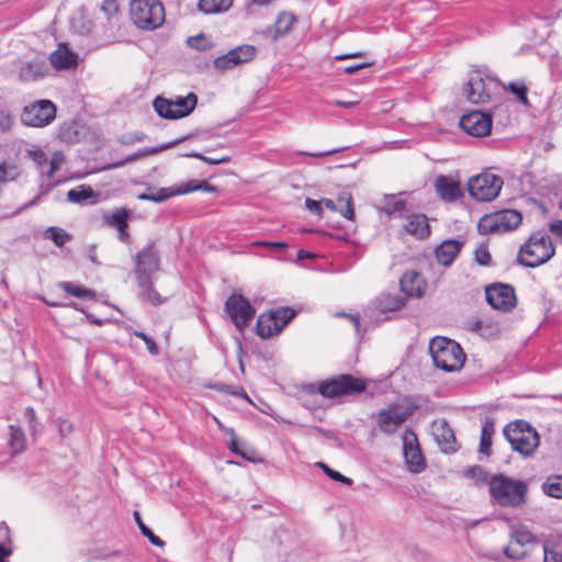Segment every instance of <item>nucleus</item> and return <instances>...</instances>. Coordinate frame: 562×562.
<instances>
[{
  "instance_id": "393cba45",
  "label": "nucleus",
  "mask_w": 562,
  "mask_h": 562,
  "mask_svg": "<svg viewBox=\"0 0 562 562\" xmlns=\"http://www.w3.org/2000/svg\"><path fill=\"white\" fill-rule=\"evenodd\" d=\"M425 281L416 271H406L400 280L402 292L411 297H422L425 292Z\"/></svg>"
},
{
  "instance_id": "473e14b6",
  "label": "nucleus",
  "mask_w": 562,
  "mask_h": 562,
  "mask_svg": "<svg viewBox=\"0 0 562 562\" xmlns=\"http://www.w3.org/2000/svg\"><path fill=\"white\" fill-rule=\"evenodd\" d=\"M296 22V16L292 12L282 11L278 14L276 24H274V31H273V38H279L288 35L293 24Z\"/></svg>"
},
{
  "instance_id": "e2e57ef3",
  "label": "nucleus",
  "mask_w": 562,
  "mask_h": 562,
  "mask_svg": "<svg viewBox=\"0 0 562 562\" xmlns=\"http://www.w3.org/2000/svg\"><path fill=\"white\" fill-rule=\"evenodd\" d=\"M305 206L314 215H321L323 212L322 203L311 198L305 200Z\"/></svg>"
},
{
  "instance_id": "c756f323",
  "label": "nucleus",
  "mask_w": 562,
  "mask_h": 562,
  "mask_svg": "<svg viewBox=\"0 0 562 562\" xmlns=\"http://www.w3.org/2000/svg\"><path fill=\"white\" fill-rule=\"evenodd\" d=\"M543 562H562V536L549 535L542 542Z\"/></svg>"
},
{
  "instance_id": "338daca9",
  "label": "nucleus",
  "mask_w": 562,
  "mask_h": 562,
  "mask_svg": "<svg viewBox=\"0 0 562 562\" xmlns=\"http://www.w3.org/2000/svg\"><path fill=\"white\" fill-rule=\"evenodd\" d=\"M34 160L41 167V170L45 169V167L47 165V158H46V155L43 151L35 153L34 154Z\"/></svg>"
},
{
  "instance_id": "2eb2a0df",
  "label": "nucleus",
  "mask_w": 562,
  "mask_h": 562,
  "mask_svg": "<svg viewBox=\"0 0 562 562\" xmlns=\"http://www.w3.org/2000/svg\"><path fill=\"white\" fill-rule=\"evenodd\" d=\"M257 47L250 44H241L226 54L218 56L214 59L213 66L216 70L226 71L234 69L237 66L250 63L257 55Z\"/></svg>"
},
{
  "instance_id": "7c9ffc66",
  "label": "nucleus",
  "mask_w": 562,
  "mask_h": 562,
  "mask_svg": "<svg viewBox=\"0 0 562 562\" xmlns=\"http://www.w3.org/2000/svg\"><path fill=\"white\" fill-rule=\"evenodd\" d=\"M405 305V299L401 294L381 293L373 302L374 308L380 313H389L401 310Z\"/></svg>"
},
{
  "instance_id": "dca6fc26",
  "label": "nucleus",
  "mask_w": 562,
  "mask_h": 562,
  "mask_svg": "<svg viewBox=\"0 0 562 562\" xmlns=\"http://www.w3.org/2000/svg\"><path fill=\"white\" fill-rule=\"evenodd\" d=\"M403 454L408 470L413 473H420L426 469V460L419 447L416 434L407 428L402 435Z\"/></svg>"
},
{
  "instance_id": "20e7f679",
  "label": "nucleus",
  "mask_w": 562,
  "mask_h": 562,
  "mask_svg": "<svg viewBox=\"0 0 562 562\" xmlns=\"http://www.w3.org/2000/svg\"><path fill=\"white\" fill-rule=\"evenodd\" d=\"M429 353L435 367L445 372L461 370L467 358L457 341L442 336H437L430 340Z\"/></svg>"
},
{
  "instance_id": "9d476101",
  "label": "nucleus",
  "mask_w": 562,
  "mask_h": 562,
  "mask_svg": "<svg viewBox=\"0 0 562 562\" xmlns=\"http://www.w3.org/2000/svg\"><path fill=\"white\" fill-rule=\"evenodd\" d=\"M502 187V178L490 172L472 177L468 183L470 195L481 202H488L497 198Z\"/></svg>"
},
{
  "instance_id": "6ab92c4d",
  "label": "nucleus",
  "mask_w": 562,
  "mask_h": 562,
  "mask_svg": "<svg viewBox=\"0 0 562 562\" xmlns=\"http://www.w3.org/2000/svg\"><path fill=\"white\" fill-rule=\"evenodd\" d=\"M203 189L204 191L212 192L214 191V187L210 186L206 182L201 183H194L188 182L184 184L179 186L176 190L167 189V188H160L155 193H140L137 195V198L142 201H151L156 203H161L169 198L176 195V194H187L196 190Z\"/></svg>"
},
{
  "instance_id": "69168bd1",
  "label": "nucleus",
  "mask_w": 562,
  "mask_h": 562,
  "mask_svg": "<svg viewBox=\"0 0 562 562\" xmlns=\"http://www.w3.org/2000/svg\"><path fill=\"white\" fill-rule=\"evenodd\" d=\"M369 66H371V64H370V63H361V64H357V65L348 66V67H346V68L344 69V71H345L346 74L351 75V74H355L356 71H358V70H360V69H363V68H367V67H369Z\"/></svg>"
},
{
  "instance_id": "09e8293b",
  "label": "nucleus",
  "mask_w": 562,
  "mask_h": 562,
  "mask_svg": "<svg viewBox=\"0 0 562 562\" xmlns=\"http://www.w3.org/2000/svg\"><path fill=\"white\" fill-rule=\"evenodd\" d=\"M188 45L200 52H205L212 47V43L207 40L204 34L190 36L187 40Z\"/></svg>"
},
{
  "instance_id": "a19ab883",
  "label": "nucleus",
  "mask_w": 562,
  "mask_h": 562,
  "mask_svg": "<svg viewBox=\"0 0 562 562\" xmlns=\"http://www.w3.org/2000/svg\"><path fill=\"white\" fill-rule=\"evenodd\" d=\"M44 237L50 239L57 247H63L69 239L70 235L60 227L50 226L44 232Z\"/></svg>"
},
{
  "instance_id": "7ed1b4c3",
  "label": "nucleus",
  "mask_w": 562,
  "mask_h": 562,
  "mask_svg": "<svg viewBox=\"0 0 562 562\" xmlns=\"http://www.w3.org/2000/svg\"><path fill=\"white\" fill-rule=\"evenodd\" d=\"M502 88L501 81L487 68L472 69L463 86V97L471 103H486Z\"/></svg>"
},
{
  "instance_id": "2f4dec72",
  "label": "nucleus",
  "mask_w": 562,
  "mask_h": 562,
  "mask_svg": "<svg viewBox=\"0 0 562 562\" xmlns=\"http://www.w3.org/2000/svg\"><path fill=\"white\" fill-rule=\"evenodd\" d=\"M50 64L56 69H70L77 65V55L64 45L50 54Z\"/></svg>"
},
{
  "instance_id": "c9c22d12",
  "label": "nucleus",
  "mask_w": 562,
  "mask_h": 562,
  "mask_svg": "<svg viewBox=\"0 0 562 562\" xmlns=\"http://www.w3.org/2000/svg\"><path fill=\"white\" fill-rule=\"evenodd\" d=\"M494 431V422L491 418H486L482 425L480 440V452L486 457H488L492 451V438Z\"/></svg>"
},
{
  "instance_id": "774afa93",
  "label": "nucleus",
  "mask_w": 562,
  "mask_h": 562,
  "mask_svg": "<svg viewBox=\"0 0 562 562\" xmlns=\"http://www.w3.org/2000/svg\"><path fill=\"white\" fill-rule=\"evenodd\" d=\"M267 245V248L271 250H284L288 248V244L284 241H269Z\"/></svg>"
},
{
  "instance_id": "6e6552de",
  "label": "nucleus",
  "mask_w": 562,
  "mask_h": 562,
  "mask_svg": "<svg viewBox=\"0 0 562 562\" xmlns=\"http://www.w3.org/2000/svg\"><path fill=\"white\" fill-rule=\"evenodd\" d=\"M367 387L363 380L351 374H340L338 376L321 381L316 392L326 398H337L344 395H356L362 393Z\"/></svg>"
},
{
  "instance_id": "864d4df0",
  "label": "nucleus",
  "mask_w": 562,
  "mask_h": 562,
  "mask_svg": "<svg viewBox=\"0 0 562 562\" xmlns=\"http://www.w3.org/2000/svg\"><path fill=\"white\" fill-rule=\"evenodd\" d=\"M474 260L480 266L487 267L491 265L492 256L488 251L487 246L482 244L474 250Z\"/></svg>"
},
{
  "instance_id": "de8ad7c7",
  "label": "nucleus",
  "mask_w": 562,
  "mask_h": 562,
  "mask_svg": "<svg viewBox=\"0 0 562 562\" xmlns=\"http://www.w3.org/2000/svg\"><path fill=\"white\" fill-rule=\"evenodd\" d=\"M226 434H228V435H229V437H231V440H229V442H228V448H229V450H231L233 453H235V454H237V456L241 457V458H243V459H245V460L254 461L252 457H250V456H249L245 450H243V449L240 448V446H239V443H238V441H237V438H236V435H235L234 429H233V428H227V429H226Z\"/></svg>"
},
{
  "instance_id": "412c9836",
  "label": "nucleus",
  "mask_w": 562,
  "mask_h": 562,
  "mask_svg": "<svg viewBox=\"0 0 562 562\" xmlns=\"http://www.w3.org/2000/svg\"><path fill=\"white\" fill-rule=\"evenodd\" d=\"M48 67L44 57H35L32 60L21 63L18 78L22 82L36 81L45 77Z\"/></svg>"
},
{
  "instance_id": "423d86ee",
  "label": "nucleus",
  "mask_w": 562,
  "mask_h": 562,
  "mask_svg": "<svg viewBox=\"0 0 562 562\" xmlns=\"http://www.w3.org/2000/svg\"><path fill=\"white\" fill-rule=\"evenodd\" d=\"M503 435L512 449L524 457H531L540 443L538 431L526 420L518 419L507 424Z\"/></svg>"
},
{
  "instance_id": "680f3d73",
  "label": "nucleus",
  "mask_w": 562,
  "mask_h": 562,
  "mask_svg": "<svg viewBox=\"0 0 562 562\" xmlns=\"http://www.w3.org/2000/svg\"><path fill=\"white\" fill-rule=\"evenodd\" d=\"M13 123V115L9 111L0 110V128L8 131L12 127Z\"/></svg>"
},
{
  "instance_id": "5701e85b",
  "label": "nucleus",
  "mask_w": 562,
  "mask_h": 562,
  "mask_svg": "<svg viewBox=\"0 0 562 562\" xmlns=\"http://www.w3.org/2000/svg\"><path fill=\"white\" fill-rule=\"evenodd\" d=\"M432 435L439 448L443 452L454 451V432L446 419H439L432 423Z\"/></svg>"
},
{
  "instance_id": "58836bf2",
  "label": "nucleus",
  "mask_w": 562,
  "mask_h": 562,
  "mask_svg": "<svg viewBox=\"0 0 562 562\" xmlns=\"http://www.w3.org/2000/svg\"><path fill=\"white\" fill-rule=\"evenodd\" d=\"M477 229L482 235L502 233L497 214L494 213L483 216L477 224Z\"/></svg>"
},
{
  "instance_id": "cd10ccee",
  "label": "nucleus",
  "mask_w": 562,
  "mask_h": 562,
  "mask_svg": "<svg viewBox=\"0 0 562 562\" xmlns=\"http://www.w3.org/2000/svg\"><path fill=\"white\" fill-rule=\"evenodd\" d=\"M8 448L11 458L21 454L26 449V437L20 425L11 424L8 427Z\"/></svg>"
},
{
  "instance_id": "f03ea898",
  "label": "nucleus",
  "mask_w": 562,
  "mask_h": 562,
  "mask_svg": "<svg viewBox=\"0 0 562 562\" xmlns=\"http://www.w3.org/2000/svg\"><path fill=\"white\" fill-rule=\"evenodd\" d=\"M491 501L499 507L519 508L527 503L529 486L522 480L493 474L488 481Z\"/></svg>"
},
{
  "instance_id": "39448f33",
  "label": "nucleus",
  "mask_w": 562,
  "mask_h": 562,
  "mask_svg": "<svg viewBox=\"0 0 562 562\" xmlns=\"http://www.w3.org/2000/svg\"><path fill=\"white\" fill-rule=\"evenodd\" d=\"M555 254L550 237L544 232H536L520 246L517 262L527 268H537L549 261Z\"/></svg>"
},
{
  "instance_id": "1a4fd4ad",
  "label": "nucleus",
  "mask_w": 562,
  "mask_h": 562,
  "mask_svg": "<svg viewBox=\"0 0 562 562\" xmlns=\"http://www.w3.org/2000/svg\"><path fill=\"white\" fill-rule=\"evenodd\" d=\"M196 103V94L189 92L186 97H179L176 100L158 95L155 98L153 105L160 117L166 120H179L191 114Z\"/></svg>"
},
{
  "instance_id": "603ef678",
  "label": "nucleus",
  "mask_w": 562,
  "mask_h": 562,
  "mask_svg": "<svg viewBox=\"0 0 562 562\" xmlns=\"http://www.w3.org/2000/svg\"><path fill=\"white\" fill-rule=\"evenodd\" d=\"M272 311L277 315L278 323H280L282 329L294 318L296 314L293 308L288 306L279 307Z\"/></svg>"
},
{
  "instance_id": "ddd939ff",
  "label": "nucleus",
  "mask_w": 562,
  "mask_h": 562,
  "mask_svg": "<svg viewBox=\"0 0 562 562\" xmlns=\"http://www.w3.org/2000/svg\"><path fill=\"white\" fill-rule=\"evenodd\" d=\"M486 302L492 308L508 313L517 305V296L513 285L502 282L485 288Z\"/></svg>"
},
{
  "instance_id": "a878e982",
  "label": "nucleus",
  "mask_w": 562,
  "mask_h": 562,
  "mask_svg": "<svg viewBox=\"0 0 562 562\" xmlns=\"http://www.w3.org/2000/svg\"><path fill=\"white\" fill-rule=\"evenodd\" d=\"M257 335L263 339L271 338L282 331L273 311L259 315L256 324Z\"/></svg>"
},
{
  "instance_id": "c03bdc74",
  "label": "nucleus",
  "mask_w": 562,
  "mask_h": 562,
  "mask_svg": "<svg viewBox=\"0 0 562 562\" xmlns=\"http://www.w3.org/2000/svg\"><path fill=\"white\" fill-rule=\"evenodd\" d=\"M24 418L31 436L35 439L42 432V424L38 420L35 409L32 406H27L24 409Z\"/></svg>"
},
{
  "instance_id": "ea45409f",
  "label": "nucleus",
  "mask_w": 562,
  "mask_h": 562,
  "mask_svg": "<svg viewBox=\"0 0 562 562\" xmlns=\"http://www.w3.org/2000/svg\"><path fill=\"white\" fill-rule=\"evenodd\" d=\"M59 288L64 290L67 294H70L75 297L92 300L95 294L92 290L75 285L69 281H63L59 283Z\"/></svg>"
},
{
  "instance_id": "e433bc0d",
  "label": "nucleus",
  "mask_w": 562,
  "mask_h": 562,
  "mask_svg": "<svg viewBox=\"0 0 562 562\" xmlns=\"http://www.w3.org/2000/svg\"><path fill=\"white\" fill-rule=\"evenodd\" d=\"M233 4V0H199L200 11L211 14L227 11Z\"/></svg>"
},
{
  "instance_id": "79ce46f5",
  "label": "nucleus",
  "mask_w": 562,
  "mask_h": 562,
  "mask_svg": "<svg viewBox=\"0 0 562 562\" xmlns=\"http://www.w3.org/2000/svg\"><path fill=\"white\" fill-rule=\"evenodd\" d=\"M542 491L548 496H551L554 498H562V475L549 477L542 484Z\"/></svg>"
},
{
  "instance_id": "f8f14e48",
  "label": "nucleus",
  "mask_w": 562,
  "mask_h": 562,
  "mask_svg": "<svg viewBox=\"0 0 562 562\" xmlns=\"http://www.w3.org/2000/svg\"><path fill=\"white\" fill-rule=\"evenodd\" d=\"M540 541L526 526H518L512 531L510 543L505 548V554L513 560L524 559L528 551L539 548Z\"/></svg>"
},
{
  "instance_id": "13d9d810",
  "label": "nucleus",
  "mask_w": 562,
  "mask_h": 562,
  "mask_svg": "<svg viewBox=\"0 0 562 562\" xmlns=\"http://www.w3.org/2000/svg\"><path fill=\"white\" fill-rule=\"evenodd\" d=\"M55 424L57 425L58 434L61 439L67 438L74 430V426L71 422L64 419V418H57L55 420Z\"/></svg>"
},
{
  "instance_id": "a18cd8bd",
  "label": "nucleus",
  "mask_w": 562,
  "mask_h": 562,
  "mask_svg": "<svg viewBox=\"0 0 562 562\" xmlns=\"http://www.w3.org/2000/svg\"><path fill=\"white\" fill-rule=\"evenodd\" d=\"M20 176L19 168L13 164L0 162V187L15 180Z\"/></svg>"
},
{
  "instance_id": "4c0bfd02",
  "label": "nucleus",
  "mask_w": 562,
  "mask_h": 562,
  "mask_svg": "<svg viewBox=\"0 0 562 562\" xmlns=\"http://www.w3.org/2000/svg\"><path fill=\"white\" fill-rule=\"evenodd\" d=\"M95 192L90 186H78L67 192V199L71 203H82L83 201L95 198Z\"/></svg>"
},
{
  "instance_id": "5fc2aeb1",
  "label": "nucleus",
  "mask_w": 562,
  "mask_h": 562,
  "mask_svg": "<svg viewBox=\"0 0 562 562\" xmlns=\"http://www.w3.org/2000/svg\"><path fill=\"white\" fill-rule=\"evenodd\" d=\"M183 156L184 157H191V158L200 159V160L204 161L205 164H209V165H212V166L220 165V164H223V162H227L229 160V158L226 157V156H223V157H215V156L207 157V156H204V155H202L201 153H198V151L187 153Z\"/></svg>"
},
{
  "instance_id": "bb28decb",
  "label": "nucleus",
  "mask_w": 562,
  "mask_h": 562,
  "mask_svg": "<svg viewBox=\"0 0 562 562\" xmlns=\"http://www.w3.org/2000/svg\"><path fill=\"white\" fill-rule=\"evenodd\" d=\"M437 194L445 201H456L461 195L459 182L447 176H439L435 181Z\"/></svg>"
},
{
  "instance_id": "72a5a7b5",
  "label": "nucleus",
  "mask_w": 562,
  "mask_h": 562,
  "mask_svg": "<svg viewBox=\"0 0 562 562\" xmlns=\"http://www.w3.org/2000/svg\"><path fill=\"white\" fill-rule=\"evenodd\" d=\"M131 211L125 207L115 209L112 213L104 214L103 220L104 223L113 227L117 228H128V220L131 217Z\"/></svg>"
},
{
  "instance_id": "49530a36",
  "label": "nucleus",
  "mask_w": 562,
  "mask_h": 562,
  "mask_svg": "<svg viewBox=\"0 0 562 562\" xmlns=\"http://www.w3.org/2000/svg\"><path fill=\"white\" fill-rule=\"evenodd\" d=\"M507 89L517 97L522 104H528V88L524 81H513L508 83Z\"/></svg>"
},
{
  "instance_id": "8fccbe9b",
  "label": "nucleus",
  "mask_w": 562,
  "mask_h": 562,
  "mask_svg": "<svg viewBox=\"0 0 562 562\" xmlns=\"http://www.w3.org/2000/svg\"><path fill=\"white\" fill-rule=\"evenodd\" d=\"M64 162V155L60 151H55L52 156V159L48 164L47 169H42L41 173L46 178H52L56 170L59 169L61 164Z\"/></svg>"
},
{
  "instance_id": "f257e3e1",
  "label": "nucleus",
  "mask_w": 562,
  "mask_h": 562,
  "mask_svg": "<svg viewBox=\"0 0 562 562\" xmlns=\"http://www.w3.org/2000/svg\"><path fill=\"white\" fill-rule=\"evenodd\" d=\"M134 274L140 289L143 300L153 305L162 304L166 299L154 289L153 274L160 269L159 252L155 247V241H149L133 258Z\"/></svg>"
},
{
  "instance_id": "4468645a",
  "label": "nucleus",
  "mask_w": 562,
  "mask_h": 562,
  "mask_svg": "<svg viewBox=\"0 0 562 562\" xmlns=\"http://www.w3.org/2000/svg\"><path fill=\"white\" fill-rule=\"evenodd\" d=\"M55 116V104L49 100H40L24 108L21 121L27 126L43 127L48 125Z\"/></svg>"
},
{
  "instance_id": "f704fd0d",
  "label": "nucleus",
  "mask_w": 562,
  "mask_h": 562,
  "mask_svg": "<svg viewBox=\"0 0 562 562\" xmlns=\"http://www.w3.org/2000/svg\"><path fill=\"white\" fill-rule=\"evenodd\" d=\"M496 214L502 233L515 229L522 220L521 214L516 210H503Z\"/></svg>"
},
{
  "instance_id": "a211bd4d",
  "label": "nucleus",
  "mask_w": 562,
  "mask_h": 562,
  "mask_svg": "<svg viewBox=\"0 0 562 562\" xmlns=\"http://www.w3.org/2000/svg\"><path fill=\"white\" fill-rule=\"evenodd\" d=\"M412 412L408 408H384L376 414L379 429L385 435H393L408 419Z\"/></svg>"
},
{
  "instance_id": "9b49d317",
  "label": "nucleus",
  "mask_w": 562,
  "mask_h": 562,
  "mask_svg": "<svg viewBox=\"0 0 562 562\" xmlns=\"http://www.w3.org/2000/svg\"><path fill=\"white\" fill-rule=\"evenodd\" d=\"M225 311L238 330L247 327L256 314V310L250 302L243 294L238 293H233L227 297Z\"/></svg>"
},
{
  "instance_id": "c85d7f7f",
  "label": "nucleus",
  "mask_w": 562,
  "mask_h": 562,
  "mask_svg": "<svg viewBox=\"0 0 562 562\" xmlns=\"http://www.w3.org/2000/svg\"><path fill=\"white\" fill-rule=\"evenodd\" d=\"M383 213L387 218H403L407 216L406 202L396 194H385L383 196Z\"/></svg>"
},
{
  "instance_id": "4d7b16f0",
  "label": "nucleus",
  "mask_w": 562,
  "mask_h": 562,
  "mask_svg": "<svg viewBox=\"0 0 562 562\" xmlns=\"http://www.w3.org/2000/svg\"><path fill=\"white\" fill-rule=\"evenodd\" d=\"M134 335L144 341V344L146 345L147 350L150 355H153V356L158 355V352H159L158 346H157L156 341L149 335H147L144 331H138V330H135Z\"/></svg>"
},
{
  "instance_id": "6e6d98bb",
  "label": "nucleus",
  "mask_w": 562,
  "mask_h": 562,
  "mask_svg": "<svg viewBox=\"0 0 562 562\" xmlns=\"http://www.w3.org/2000/svg\"><path fill=\"white\" fill-rule=\"evenodd\" d=\"M339 202H345L346 207L340 211V214L347 220H353L355 211L352 206V196L350 193H342L338 198Z\"/></svg>"
},
{
  "instance_id": "0eeeda50",
  "label": "nucleus",
  "mask_w": 562,
  "mask_h": 562,
  "mask_svg": "<svg viewBox=\"0 0 562 562\" xmlns=\"http://www.w3.org/2000/svg\"><path fill=\"white\" fill-rule=\"evenodd\" d=\"M131 18L143 30H155L165 21V9L159 0H131Z\"/></svg>"
},
{
  "instance_id": "aec40b11",
  "label": "nucleus",
  "mask_w": 562,
  "mask_h": 562,
  "mask_svg": "<svg viewBox=\"0 0 562 562\" xmlns=\"http://www.w3.org/2000/svg\"><path fill=\"white\" fill-rule=\"evenodd\" d=\"M403 218L407 220V222L400 232L402 235H412L418 239L429 237L431 229L428 224V217L425 214L408 212L407 216Z\"/></svg>"
},
{
  "instance_id": "37998d69",
  "label": "nucleus",
  "mask_w": 562,
  "mask_h": 562,
  "mask_svg": "<svg viewBox=\"0 0 562 562\" xmlns=\"http://www.w3.org/2000/svg\"><path fill=\"white\" fill-rule=\"evenodd\" d=\"M133 516H134V519L139 528L140 533L144 537H146L151 544L159 547V548L165 546V542L158 536H156L148 526H146L143 522L140 514L138 512H134Z\"/></svg>"
},
{
  "instance_id": "052dcab7",
  "label": "nucleus",
  "mask_w": 562,
  "mask_h": 562,
  "mask_svg": "<svg viewBox=\"0 0 562 562\" xmlns=\"http://www.w3.org/2000/svg\"><path fill=\"white\" fill-rule=\"evenodd\" d=\"M146 138V135L143 132H135L131 135H123L120 138V143L122 145H131L134 143H140Z\"/></svg>"
},
{
  "instance_id": "bf43d9fd",
  "label": "nucleus",
  "mask_w": 562,
  "mask_h": 562,
  "mask_svg": "<svg viewBox=\"0 0 562 562\" xmlns=\"http://www.w3.org/2000/svg\"><path fill=\"white\" fill-rule=\"evenodd\" d=\"M101 10L104 12V14L108 16V19H111L119 11V5H117L116 0H104L101 5Z\"/></svg>"
},
{
  "instance_id": "0e129e2a",
  "label": "nucleus",
  "mask_w": 562,
  "mask_h": 562,
  "mask_svg": "<svg viewBox=\"0 0 562 562\" xmlns=\"http://www.w3.org/2000/svg\"><path fill=\"white\" fill-rule=\"evenodd\" d=\"M12 554V548L0 543V562H8L5 561V558L10 557Z\"/></svg>"
},
{
  "instance_id": "b1692460",
  "label": "nucleus",
  "mask_w": 562,
  "mask_h": 562,
  "mask_svg": "<svg viewBox=\"0 0 562 562\" xmlns=\"http://www.w3.org/2000/svg\"><path fill=\"white\" fill-rule=\"evenodd\" d=\"M463 247V241L458 239H446L435 249V256L437 261L449 267L456 260Z\"/></svg>"
},
{
  "instance_id": "3c124183",
  "label": "nucleus",
  "mask_w": 562,
  "mask_h": 562,
  "mask_svg": "<svg viewBox=\"0 0 562 562\" xmlns=\"http://www.w3.org/2000/svg\"><path fill=\"white\" fill-rule=\"evenodd\" d=\"M317 467L321 468L323 470V472L327 476H329L331 480H334L336 482H340V483L346 484V485H351L352 484V480L351 479H349V477L342 475L340 472L331 469L326 463L318 462Z\"/></svg>"
},
{
  "instance_id": "f3484780",
  "label": "nucleus",
  "mask_w": 562,
  "mask_h": 562,
  "mask_svg": "<svg viewBox=\"0 0 562 562\" xmlns=\"http://www.w3.org/2000/svg\"><path fill=\"white\" fill-rule=\"evenodd\" d=\"M459 125L467 134L483 137L491 133L493 117L488 112L472 111L461 116Z\"/></svg>"
},
{
  "instance_id": "4be33fe9",
  "label": "nucleus",
  "mask_w": 562,
  "mask_h": 562,
  "mask_svg": "<svg viewBox=\"0 0 562 562\" xmlns=\"http://www.w3.org/2000/svg\"><path fill=\"white\" fill-rule=\"evenodd\" d=\"M189 138V135H186V136H182L180 138H177V139H173L171 142H168V143H165V144H161V145H158V146H154V147H144V148H139L136 153L134 154H131L128 156H126L124 159L122 160H119V161H115V162H112L111 165H109V169H115V168H120L128 162H133V161H136L140 158H144V157H147V156H150V155H155V154H158L162 150H166V149H169L171 147H175L177 145H179L180 143H182L183 140L188 139Z\"/></svg>"
}]
</instances>
